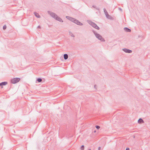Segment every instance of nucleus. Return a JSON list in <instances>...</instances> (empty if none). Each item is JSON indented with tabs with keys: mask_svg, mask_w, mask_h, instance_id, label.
<instances>
[{
	"mask_svg": "<svg viewBox=\"0 0 150 150\" xmlns=\"http://www.w3.org/2000/svg\"><path fill=\"white\" fill-rule=\"evenodd\" d=\"M47 12L52 17L54 18L56 20L61 22H63V20L60 18L58 17L55 13L50 11H48Z\"/></svg>",
	"mask_w": 150,
	"mask_h": 150,
	"instance_id": "f257e3e1",
	"label": "nucleus"
},
{
	"mask_svg": "<svg viewBox=\"0 0 150 150\" xmlns=\"http://www.w3.org/2000/svg\"><path fill=\"white\" fill-rule=\"evenodd\" d=\"M47 12L52 17L54 18L56 20L61 22H63V20L60 18L58 17L55 13L50 11H48Z\"/></svg>",
	"mask_w": 150,
	"mask_h": 150,
	"instance_id": "f03ea898",
	"label": "nucleus"
},
{
	"mask_svg": "<svg viewBox=\"0 0 150 150\" xmlns=\"http://www.w3.org/2000/svg\"><path fill=\"white\" fill-rule=\"evenodd\" d=\"M93 32L95 35V37L98 39L102 42H105V41L104 39L100 35L96 33L95 31L93 30Z\"/></svg>",
	"mask_w": 150,
	"mask_h": 150,
	"instance_id": "7ed1b4c3",
	"label": "nucleus"
},
{
	"mask_svg": "<svg viewBox=\"0 0 150 150\" xmlns=\"http://www.w3.org/2000/svg\"><path fill=\"white\" fill-rule=\"evenodd\" d=\"M20 80V79L19 78H15L11 79V82L13 84L16 83L18 82Z\"/></svg>",
	"mask_w": 150,
	"mask_h": 150,
	"instance_id": "20e7f679",
	"label": "nucleus"
},
{
	"mask_svg": "<svg viewBox=\"0 0 150 150\" xmlns=\"http://www.w3.org/2000/svg\"><path fill=\"white\" fill-rule=\"evenodd\" d=\"M103 11L106 18L108 19H111L112 18V17L108 14V13L105 8H104Z\"/></svg>",
	"mask_w": 150,
	"mask_h": 150,
	"instance_id": "39448f33",
	"label": "nucleus"
},
{
	"mask_svg": "<svg viewBox=\"0 0 150 150\" xmlns=\"http://www.w3.org/2000/svg\"><path fill=\"white\" fill-rule=\"evenodd\" d=\"M88 23L94 28H96V26L97 25L96 23L91 21H89L88 22Z\"/></svg>",
	"mask_w": 150,
	"mask_h": 150,
	"instance_id": "423d86ee",
	"label": "nucleus"
},
{
	"mask_svg": "<svg viewBox=\"0 0 150 150\" xmlns=\"http://www.w3.org/2000/svg\"><path fill=\"white\" fill-rule=\"evenodd\" d=\"M126 53H131L132 52V50L126 48H124L122 49Z\"/></svg>",
	"mask_w": 150,
	"mask_h": 150,
	"instance_id": "0eeeda50",
	"label": "nucleus"
},
{
	"mask_svg": "<svg viewBox=\"0 0 150 150\" xmlns=\"http://www.w3.org/2000/svg\"><path fill=\"white\" fill-rule=\"evenodd\" d=\"M7 83V82L5 81L1 82L0 83V86H1V88H2L3 87L2 86L6 85Z\"/></svg>",
	"mask_w": 150,
	"mask_h": 150,
	"instance_id": "6e6552de",
	"label": "nucleus"
},
{
	"mask_svg": "<svg viewBox=\"0 0 150 150\" xmlns=\"http://www.w3.org/2000/svg\"><path fill=\"white\" fill-rule=\"evenodd\" d=\"M66 18L67 19H68V20H69V21H71L72 22H73V20L74 19V18H72L71 17H70L69 16H66Z\"/></svg>",
	"mask_w": 150,
	"mask_h": 150,
	"instance_id": "1a4fd4ad",
	"label": "nucleus"
},
{
	"mask_svg": "<svg viewBox=\"0 0 150 150\" xmlns=\"http://www.w3.org/2000/svg\"><path fill=\"white\" fill-rule=\"evenodd\" d=\"M124 30L126 32H131V30L130 29L128 28H127V27H125L124 28Z\"/></svg>",
	"mask_w": 150,
	"mask_h": 150,
	"instance_id": "9d476101",
	"label": "nucleus"
},
{
	"mask_svg": "<svg viewBox=\"0 0 150 150\" xmlns=\"http://www.w3.org/2000/svg\"><path fill=\"white\" fill-rule=\"evenodd\" d=\"M144 122L142 118H139L138 121V122L139 123H141Z\"/></svg>",
	"mask_w": 150,
	"mask_h": 150,
	"instance_id": "9b49d317",
	"label": "nucleus"
},
{
	"mask_svg": "<svg viewBox=\"0 0 150 150\" xmlns=\"http://www.w3.org/2000/svg\"><path fill=\"white\" fill-rule=\"evenodd\" d=\"M34 14L35 15V16L38 18H40V15L39 14L36 12H34Z\"/></svg>",
	"mask_w": 150,
	"mask_h": 150,
	"instance_id": "f8f14e48",
	"label": "nucleus"
},
{
	"mask_svg": "<svg viewBox=\"0 0 150 150\" xmlns=\"http://www.w3.org/2000/svg\"><path fill=\"white\" fill-rule=\"evenodd\" d=\"M64 59L65 60L67 59L68 57V55L67 54H64Z\"/></svg>",
	"mask_w": 150,
	"mask_h": 150,
	"instance_id": "ddd939ff",
	"label": "nucleus"
},
{
	"mask_svg": "<svg viewBox=\"0 0 150 150\" xmlns=\"http://www.w3.org/2000/svg\"><path fill=\"white\" fill-rule=\"evenodd\" d=\"M79 21L78 20L74 18V19L72 22L74 23H75L77 24Z\"/></svg>",
	"mask_w": 150,
	"mask_h": 150,
	"instance_id": "4468645a",
	"label": "nucleus"
},
{
	"mask_svg": "<svg viewBox=\"0 0 150 150\" xmlns=\"http://www.w3.org/2000/svg\"><path fill=\"white\" fill-rule=\"evenodd\" d=\"M69 35L71 36V37H74V35L70 31L69 32Z\"/></svg>",
	"mask_w": 150,
	"mask_h": 150,
	"instance_id": "2eb2a0df",
	"label": "nucleus"
},
{
	"mask_svg": "<svg viewBox=\"0 0 150 150\" xmlns=\"http://www.w3.org/2000/svg\"><path fill=\"white\" fill-rule=\"evenodd\" d=\"M37 81L39 82H41L42 81V79H41V78H38L37 80Z\"/></svg>",
	"mask_w": 150,
	"mask_h": 150,
	"instance_id": "dca6fc26",
	"label": "nucleus"
},
{
	"mask_svg": "<svg viewBox=\"0 0 150 150\" xmlns=\"http://www.w3.org/2000/svg\"><path fill=\"white\" fill-rule=\"evenodd\" d=\"M77 25H83V24L81 23L79 21L78 22L77 24Z\"/></svg>",
	"mask_w": 150,
	"mask_h": 150,
	"instance_id": "f3484780",
	"label": "nucleus"
},
{
	"mask_svg": "<svg viewBox=\"0 0 150 150\" xmlns=\"http://www.w3.org/2000/svg\"><path fill=\"white\" fill-rule=\"evenodd\" d=\"M84 146L83 145H82L81 146L80 149L81 150H83L84 149Z\"/></svg>",
	"mask_w": 150,
	"mask_h": 150,
	"instance_id": "a211bd4d",
	"label": "nucleus"
},
{
	"mask_svg": "<svg viewBox=\"0 0 150 150\" xmlns=\"http://www.w3.org/2000/svg\"><path fill=\"white\" fill-rule=\"evenodd\" d=\"M3 28L4 30H5V29H6V25H4V26H3Z\"/></svg>",
	"mask_w": 150,
	"mask_h": 150,
	"instance_id": "6ab92c4d",
	"label": "nucleus"
},
{
	"mask_svg": "<svg viewBox=\"0 0 150 150\" xmlns=\"http://www.w3.org/2000/svg\"><path fill=\"white\" fill-rule=\"evenodd\" d=\"M92 7L94 8H96V9H97V10H99V8H96V6L94 5H93L92 6Z\"/></svg>",
	"mask_w": 150,
	"mask_h": 150,
	"instance_id": "aec40b11",
	"label": "nucleus"
},
{
	"mask_svg": "<svg viewBox=\"0 0 150 150\" xmlns=\"http://www.w3.org/2000/svg\"><path fill=\"white\" fill-rule=\"evenodd\" d=\"M95 28L97 30H99L100 29L99 27H98L97 25L96 26V28Z\"/></svg>",
	"mask_w": 150,
	"mask_h": 150,
	"instance_id": "412c9836",
	"label": "nucleus"
},
{
	"mask_svg": "<svg viewBox=\"0 0 150 150\" xmlns=\"http://www.w3.org/2000/svg\"><path fill=\"white\" fill-rule=\"evenodd\" d=\"M96 127L98 129H99L100 128V127L99 126H98V125H96Z\"/></svg>",
	"mask_w": 150,
	"mask_h": 150,
	"instance_id": "4be33fe9",
	"label": "nucleus"
},
{
	"mask_svg": "<svg viewBox=\"0 0 150 150\" xmlns=\"http://www.w3.org/2000/svg\"><path fill=\"white\" fill-rule=\"evenodd\" d=\"M119 10H120L121 11H122V9L121 8H119Z\"/></svg>",
	"mask_w": 150,
	"mask_h": 150,
	"instance_id": "5701e85b",
	"label": "nucleus"
},
{
	"mask_svg": "<svg viewBox=\"0 0 150 150\" xmlns=\"http://www.w3.org/2000/svg\"><path fill=\"white\" fill-rule=\"evenodd\" d=\"M126 150H129V148H127L126 149Z\"/></svg>",
	"mask_w": 150,
	"mask_h": 150,
	"instance_id": "b1692460",
	"label": "nucleus"
},
{
	"mask_svg": "<svg viewBox=\"0 0 150 150\" xmlns=\"http://www.w3.org/2000/svg\"><path fill=\"white\" fill-rule=\"evenodd\" d=\"M96 85H95L94 86V88H95V89H96Z\"/></svg>",
	"mask_w": 150,
	"mask_h": 150,
	"instance_id": "393cba45",
	"label": "nucleus"
},
{
	"mask_svg": "<svg viewBox=\"0 0 150 150\" xmlns=\"http://www.w3.org/2000/svg\"><path fill=\"white\" fill-rule=\"evenodd\" d=\"M100 147H98V150H100Z\"/></svg>",
	"mask_w": 150,
	"mask_h": 150,
	"instance_id": "a878e982",
	"label": "nucleus"
},
{
	"mask_svg": "<svg viewBox=\"0 0 150 150\" xmlns=\"http://www.w3.org/2000/svg\"><path fill=\"white\" fill-rule=\"evenodd\" d=\"M38 28H40V26H38Z\"/></svg>",
	"mask_w": 150,
	"mask_h": 150,
	"instance_id": "bb28decb",
	"label": "nucleus"
},
{
	"mask_svg": "<svg viewBox=\"0 0 150 150\" xmlns=\"http://www.w3.org/2000/svg\"><path fill=\"white\" fill-rule=\"evenodd\" d=\"M88 150H91V149H89Z\"/></svg>",
	"mask_w": 150,
	"mask_h": 150,
	"instance_id": "cd10ccee",
	"label": "nucleus"
},
{
	"mask_svg": "<svg viewBox=\"0 0 150 150\" xmlns=\"http://www.w3.org/2000/svg\"><path fill=\"white\" fill-rule=\"evenodd\" d=\"M94 132H96V131H94Z\"/></svg>",
	"mask_w": 150,
	"mask_h": 150,
	"instance_id": "c85d7f7f",
	"label": "nucleus"
}]
</instances>
